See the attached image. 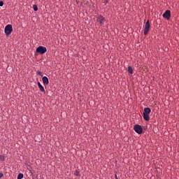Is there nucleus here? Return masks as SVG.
Listing matches in <instances>:
<instances>
[{"label":"nucleus","mask_w":179,"mask_h":179,"mask_svg":"<svg viewBox=\"0 0 179 179\" xmlns=\"http://www.w3.org/2000/svg\"><path fill=\"white\" fill-rule=\"evenodd\" d=\"M134 130L136 134L139 135L142 134L143 131L142 126L139 124H135L134 126Z\"/></svg>","instance_id":"1"},{"label":"nucleus","mask_w":179,"mask_h":179,"mask_svg":"<svg viewBox=\"0 0 179 179\" xmlns=\"http://www.w3.org/2000/svg\"><path fill=\"white\" fill-rule=\"evenodd\" d=\"M150 29V21L147 20V22L145 24V27H144V31H143L144 36H147L148 34Z\"/></svg>","instance_id":"2"},{"label":"nucleus","mask_w":179,"mask_h":179,"mask_svg":"<svg viewBox=\"0 0 179 179\" xmlns=\"http://www.w3.org/2000/svg\"><path fill=\"white\" fill-rule=\"evenodd\" d=\"M4 31H5L6 36H10V34H11L13 31V26L11 24H8L5 27Z\"/></svg>","instance_id":"3"},{"label":"nucleus","mask_w":179,"mask_h":179,"mask_svg":"<svg viewBox=\"0 0 179 179\" xmlns=\"http://www.w3.org/2000/svg\"><path fill=\"white\" fill-rule=\"evenodd\" d=\"M36 52L38 54H45L47 52V48L43 46H39L36 48Z\"/></svg>","instance_id":"4"},{"label":"nucleus","mask_w":179,"mask_h":179,"mask_svg":"<svg viewBox=\"0 0 179 179\" xmlns=\"http://www.w3.org/2000/svg\"><path fill=\"white\" fill-rule=\"evenodd\" d=\"M162 17H163L164 19H166V20H169V19H171V10H166L163 13Z\"/></svg>","instance_id":"5"},{"label":"nucleus","mask_w":179,"mask_h":179,"mask_svg":"<svg viewBox=\"0 0 179 179\" xmlns=\"http://www.w3.org/2000/svg\"><path fill=\"white\" fill-rule=\"evenodd\" d=\"M105 20V18L102 15H99L96 18V22L101 24V26H103V21Z\"/></svg>","instance_id":"6"},{"label":"nucleus","mask_w":179,"mask_h":179,"mask_svg":"<svg viewBox=\"0 0 179 179\" xmlns=\"http://www.w3.org/2000/svg\"><path fill=\"white\" fill-rule=\"evenodd\" d=\"M42 82H43V85L45 86L48 85H49V80L47 76H43L42 78Z\"/></svg>","instance_id":"7"},{"label":"nucleus","mask_w":179,"mask_h":179,"mask_svg":"<svg viewBox=\"0 0 179 179\" xmlns=\"http://www.w3.org/2000/svg\"><path fill=\"white\" fill-rule=\"evenodd\" d=\"M38 87H39V90H41V92L45 94V90L40 82H38Z\"/></svg>","instance_id":"8"},{"label":"nucleus","mask_w":179,"mask_h":179,"mask_svg":"<svg viewBox=\"0 0 179 179\" xmlns=\"http://www.w3.org/2000/svg\"><path fill=\"white\" fill-rule=\"evenodd\" d=\"M143 114H145V115H149L151 113V109L148 107L147 108H145L144 110H143Z\"/></svg>","instance_id":"9"},{"label":"nucleus","mask_w":179,"mask_h":179,"mask_svg":"<svg viewBox=\"0 0 179 179\" xmlns=\"http://www.w3.org/2000/svg\"><path fill=\"white\" fill-rule=\"evenodd\" d=\"M143 118L146 122H149L150 120V115L147 114H143Z\"/></svg>","instance_id":"10"},{"label":"nucleus","mask_w":179,"mask_h":179,"mask_svg":"<svg viewBox=\"0 0 179 179\" xmlns=\"http://www.w3.org/2000/svg\"><path fill=\"white\" fill-rule=\"evenodd\" d=\"M127 69H128V73H129L133 74V68H132V66H129L128 68H127Z\"/></svg>","instance_id":"11"},{"label":"nucleus","mask_w":179,"mask_h":179,"mask_svg":"<svg viewBox=\"0 0 179 179\" xmlns=\"http://www.w3.org/2000/svg\"><path fill=\"white\" fill-rule=\"evenodd\" d=\"M24 178V175L22 173H20L17 176V179H22Z\"/></svg>","instance_id":"12"},{"label":"nucleus","mask_w":179,"mask_h":179,"mask_svg":"<svg viewBox=\"0 0 179 179\" xmlns=\"http://www.w3.org/2000/svg\"><path fill=\"white\" fill-rule=\"evenodd\" d=\"M0 159L2 162H4L6 160L5 157L3 155H0Z\"/></svg>","instance_id":"13"},{"label":"nucleus","mask_w":179,"mask_h":179,"mask_svg":"<svg viewBox=\"0 0 179 179\" xmlns=\"http://www.w3.org/2000/svg\"><path fill=\"white\" fill-rule=\"evenodd\" d=\"M33 8H34V10L35 11H37V10H38V6H37V5H36V4H34V5L33 6Z\"/></svg>","instance_id":"14"},{"label":"nucleus","mask_w":179,"mask_h":179,"mask_svg":"<svg viewBox=\"0 0 179 179\" xmlns=\"http://www.w3.org/2000/svg\"><path fill=\"white\" fill-rule=\"evenodd\" d=\"M74 175H76V176H79V175H80L79 171L76 170V173H74Z\"/></svg>","instance_id":"15"},{"label":"nucleus","mask_w":179,"mask_h":179,"mask_svg":"<svg viewBox=\"0 0 179 179\" xmlns=\"http://www.w3.org/2000/svg\"><path fill=\"white\" fill-rule=\"evenodd\" d=\"M36 74H38V76H39L41 77H43V73L39 71H38V72H36Z\"/></svg>","instance_id":"16"},{"label":"nucleus","mask_w":179,"mask_h":179,"mask_svg":"<svg viewBox=\"0 0 179 179\" xmlns=\"http://www.w3.org/2000/svg\"><path fill=\"white\" fill-rule=\"evenodd\" d=\"M4 4L3 1H0V6H3Z\"/></svg>","instance_id":"17"},{"label":"nucleus","mask_w":179,"mask_h":179,"mask_svg":"<svg viewBox=\"0 0 179 179\" xmlns=\"http://www.w3.org/2000/svg\"><path fill=\"white\" fill-rule=\"evenodd\" d=\"M3 174L2 173H0V178H3Z\"/></svg>","instance_id":"18"},{"label":"nucleus","mask_w":179,"mask_h":179,"mask_svg":"<svg viewBox=\"0 0 179 179\" xmlns=\"http://www.w3.org/2000/svg\"><path fill=\"white\" fill-rule=\"evenodd\" d=\"M115 179H119V178H117V174L115 175Z\"/></svg>","instance_id":"19"},{"label":"nucleus","mask_w":179,"mask_h":179,"mask_svg":"<svg viewBox=\"0 0 179 179\" xmlns=\"http://www.w3.org/2000/svg\"><path fill=\"white\" fill-rule=\"evenodd\" d=\"M105 3H108V0H106V1H105Z\"/></svg>","instance_id":"20"}]
</instances>
